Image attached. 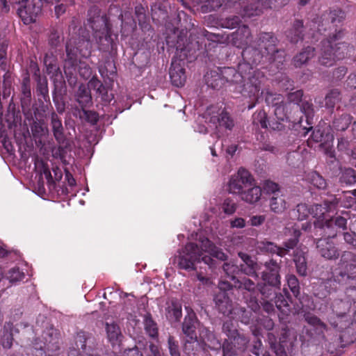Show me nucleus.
Listing matches in <instances>:
<instances>
[{
	"mask_svg": "<svg viewBox=\"0 0 356 356\" xmlns=\"http://www.w3.org/2000/svg\"><path fill=\"white\" fill-rule=\"evenodd\" d=\"M202 243L205 249L200 248L194 243H188L182 250L178 252V254L175 257V262L177 264L179 268L194 270L195 263L200 261L212 268L215 265L213 257L220 261L227 259V255L222 250L213 245L207 238L203 240Z\"/></svg>",
	"mask_w": 356,
	"mask_h": 356,
	"instance_id": "obj_1",
	"label": "nucleus"
},
{
	"mask_svg": "<svg viewBox=\"0 0 356 356\" xmlns=\"http://www.w3.org/2000/svg\"><path fill=\"white\" fill-rule=\"evenodd\" d=\"M175 56L173 58L170 68V77L172 84L177 87L184 86L186 76L184 69V60H193L196 57V52L200 50V44L193 38H188L181 33L177 35L175 44Z\"/></svg>",
	"mask_w": 356,
	"mask_h": 356,
	"instance_id": "obj_2",
	"label": "nucleus"
},
{
	"mask_svg": "<svg viewBox=\"0 0 356 356\" xmlns=\"http://www.w3.org/2000/svg\"><path fill=\"white\" fill-rule=\"evenodd\" d=\"M221 71L224 83L227 82L236 85V90L244 97L254 99L259 97V90L265 81L263 72L250 68L249 72L243 75L233 67H225Z\"/></svg>",
	"mask_w": 356,
	"mask_h": 356,
	"instance_id": "obj_3",
	"label": "nucleus"
},
{
	"mask_svg": "<svg viewBox=\"0 0 356 356\" xmlns=\"http://www.w3.org/2000/svg\"><path fill=\"white\" fill-rule=\"evenodd\" d=\"M277 39L270 33H262L259 35L254 45L246 47L243 51V57L248 64H240L239 70L243 71L249 67V64L258 65L263 58L271 62L275 59V54L279 53L276 47Z\"/></svg>",
	"mask_w": 356,
	"mask_h": 356,
	"instance_id": "obj_4",
	"label": "nucleus"
},
{
	"mask_svg": "<svg viewBox=\"0 0 356 356\" xmlns=\"http://www.w3.org/2000/svg\"><path fill=\"white\" fill-rule=\"evenodd\" d=\"M356 280V254L348 251L343 252L333 270L331 277L322 283L327 293L336 291L338 285H346Z\"/></svg>",
	"mask_w": 356,
	"mask_h": 356,
	"instance_id": "obj_5",
	"label": "nucleus"
},
{
	"mask_svg": "<svg viewBox=\"0 0 356 356\" xmlns=\"http://www.w3.org/2000/svg\"><path fill=\"white\" fill-rule=\"evenodd\" d=\"M88 24L94 32L98 49L108 53L115 50L116 45L111 38L105 18L100 14V10L96 6L91 7L88 10Z\"/></svg>",
	"mask_w": 356,
	"mask_h": 356,
	"instance_id": "obj_6",
	"label": "nucleus"
},
{
	"mask_svg": "<svg viewBox=\"0 0 356 356\" xmlns=\"http://www.w3.org/2000/svg\"><path fill=\"white\" fill-rule=\"evenodd\" d=\"M226 336L222 343V356H236L237 351L243 352L250 342L249 337L240 331L232 320H226L222 325Z\"/></svg>",
	"mask_w": 356,
	"mask_h": 356,
	"instance_id": "obj_7",
	"label": "nucleus"
},
{
	"mask_svg": "<svg viewBox=\"0 0 356 356\" xmlns=\"http://www.w3.org/2000/svg\"><path fill=\"white\" fill-rule=\"evenodd\" d=\"M339 36L334 35L329 39L321 42V49L318 57V63L323 67L332 66L337 60L343 59L351 51L346 42H337Z\"/></svg>",
	"mask_w": 356,
	"mask_h": 356,
	"instance_id": "obj_8",
	"label": "nucleus"
},
{
	"mask_svg": "<svg viewBox=\"0 0 356 356\" xmlns=\"http://www.w3.org/2000/svg\"><path fill=\"white\" fill-rule=\"evenodd\" d=\"M91 48L89 31L86 29H80L78 37L72 38L66 44V59L76 62L78 53L83 57H88Z\"/></svg>",
	"mask_w": 356,
	"mask_h": 356,
	"instance_id": "obj_9",
	"label": "nucleus"
},
{
	"mask_svg": "<svg viewBox=\"0 0 356 356\" xmlns=\"http://www.w3.org/2000/svg\"><path fill=\"white\" fill-rule=\"evenodd\" d=\"M254 182V179L251 174L245 168H241L236 174L232 176L228 184V191L231 193L240 195L243 187L253 186Z\"/></svg>",
	"mask_w": 356,
	"mask_h": 356,
	"instance_id": "obj_10",
	"label": "nucleus"
},
{
	"mask_svg": "<svg viewBox=\"0 0 356 356\" xmlns=\"http://www.w3.org/2000/svg\"><path fill=\"white\" fill-rule=\"evenodd\" d=\"M263 265L264 270L261 273V280L270 286L279 289L281 286V265L273 259L265 261Z\"/></svg>",
	"mask_w": 356,
	"mask_h": 356,
	"instance_id": "obj_11",
	"label": "nucleus"
},
{
	"mask_svg": "<svg viewBox=\"0 0 356 356\" xmlns=\"http://www.w3.org/2000/svg\"><path fill=\"white\" fill-rule=\"evenodd\" d=\"M42 7L41 1L28 0L23 6L17 8V13L24 24L34 22L40 14Z\"/></svg>",
	"mask_w": 356,
	"mask_h": 356,
	"instance_id": "obj_12",
	"label": "nucleus"
},
{
	"mask_svg": "<svg viewBox=\"0 0 356 356\" xmlns=\"http://www.w3.org/2000/svg\"><path fill=\"white\" fill-rule=\"evenodd\" d=\"M238 255L243 261L238 265V270L246 275L257 278L258 264L247 253L239 252Z\"/></svg>",
	"mask_w": 356,
	"mask_h": 356,
	"instance_id": "obj_13",
	"label": "nucleus"
},
{
	"mask_svg": "<svg viewBox=\"0 0 356 356\" xmlns=\"http://www.w3.org/2000/svg\"><path fill=\"white\" fill-rule=\"evenodd\" d=\"M251 33L248 26L243 25L239 27L229 37V42L238 48H242L250 41Z\"/></svg>",
	"mask_w": 356,
	"mask_h": 356,
	"instance_id": "obj_14",
	"label": "nucleus"
},
{
	"mask_svg": "<svg viewBox=\"0 0 356 356\" xmlns=\"http://www.w3.org/2000/svg\"><path fill=\"white\" fill-rule=\"evenodd\" d=\"M339 204V200L335 197L325 200L323 204H316L310 207L311 215L314 218L320 219L324 216L325 213L332 211Z\"/></svg>",
	"mask_w": 356,
	"mask_h": 356,
	"instance_id": "obj_15",
	"label": "nucleus"
},
{
	"mask_svg": "<svg viewBox=\"0 0 356 356\" xmlns=\"http://www.w3.org/2000/svg\"><path fill=\"white\" fill-rule=\"evenodd\" d=\"M316 248L321 257L327 259H335L339 256L337 248L327 238L318 239L316 242Z\"/></svg>",
	"mask_w": 356,
	"mask_h": 356,
	"instance_id": "obj_16",
	"label": "nucleus"
},
{
	"mask_svg": "<svg viewBox=\"0 0 356 356\" xmlns=\"http://www.w3.org/2000/svg\"><path fill=\"white\" fill-rule=\"evenodd\" d=\"M216 307L225 316H230L234 309L232 303L227 293H218L214 297Z\"/></svg>",
	"mask_w": 356,
	"mask_h": 356,
	"instance_id": "obj_17",
	"label": "nucleus"
},
{
	"mask_svg": "<svg viewBox=\"0 0 356 356\" xmlns=\"http://www.w3.org/2000/svg\"><path fill=\"white\" fill-rule=\"evenodd\" d=\"M198 322L194 314H191L184 318L182 323V332L186 338L191 339H197L196 332L197 325Z\"/></svg>",
	"mask_w": 356,
	"mask_h": 356,
	"instance_id": "obj_18",
	"label": "nucleus"
},
{
	"mask_svg": "<svg viewBox=\"0 0 356 356\" xmlns=\"http://www.w3.org/2000/svg\"><path fill=\"white\" fill-rule=\"evenodd\" d=\"M50 124L52 129L53 135L58 143H63L65 138L64 135V129L62 124L60 118L54 111L50 114Z\"/></svg>",
	"mask_w": 356,
	"mask_h": 356,
	"instance_id": "obj_19",
	"label": "nucleus"
},
{
	"mask_svg": "<svg viewBox=\"0 0 356 356\" xmlns=\"http://www.w3.org/2000/svg\"><path fill=\"white\" fill-rule=\"evenodd\" d=\"M305 321L313 327V331L321 339H324V333L327 330V325L316 316L307 313L304 315Z\"/></svg>",
	"mask_w": 356,
	"mask_h": 356,
	"instance_id": "obj_20",
	"label": "nucleus"
},
{
	"mask_svg": "<svg viewBox=\"0 0 356 356\" xmlns=\"http://www.w3.org/2000/svg\"><path fill=\"white\" fill-rule=\"evenodd\" d=\"M204 79L206 84L213 89H219L225 84L221 70L207 72Z\"/></svg>",
	"mask_w": 356,
	"mask_h": 356,
	"instance_id": "obj_21",
	"label": "nucleus"
},
{
	"mask_svg": "<svg viewBox=\"0 0 356 356\" xmlns=\"http://www.w3.org/2000/svg\"><path fill=\"white\" fill-rule=\"evenodd\" d=\"M303 22L298 19L293 22L291 28L286 31V35L291 43H297L303 39Z\"/></svg>",
	"mask_w": 356,
	"mask_h": 356,
	"instance_id": "obj_22",
	"label": "nucleus"
},
{
	"mask_svg": "<svg viewBox=\"0 0 356 356\" xmlns=\"http://www.w3.org/2000/svg\"><path fill=\"white\" fill-rule=\"evenodd\" d=\"M209 122L216 127H224L229 130H231L234 126L233 120L230 118L228 113L224 110H222L217 115H212Z\"/></svg>",
	"mask_w": 356,
	"mask_h": 356,
	"instance_id": "obj_23",
	"label": "nucleus"
},
{
	"mask_svg": "<svg viewBox=\"0 0 356 356\" xmlns=\"http://www.w3.org/2000/svg\"><path fill=\"white\" fill-rule=\"evenodd\" d=\"M345 19L344 13L340 10H331L322 16V26L332 24L337 26Z\"/></svg>",
	"mask_w": 356,
	"mask_h": 356,
	"instance_id": "obj_24",
	"label": "nucleus"
},
{
	"mask_svg": "<svg viewBox=\"0 0 356 356\" xmlns=\"http://www.w3.org/2000/svg\"><path fill=\"white\" fill-rule=\"evenodd\" d=\"M315 55V49L308 46L297 54L293 58V63L296 67L306 64Z\"/></svg>",
	"mask_w": 356,
	"mask_h": 356,
	"instance_id": "obj_25",
	"label": "nucleus"
},
{
	"mask_svg": "<svg viewBox=\"0 0 356 356\" xmlns=\"http://www.w3.org/2000/svg\"><path fill=\"white\" fill-rule=\"evenodd\" d=\"M232 280L234 281V286L235 289L239 290H246L250 293H254L258 286V284H256L251 279L246 277H243L239 279L232 275Z\"/></svg>",
	"mask_w": 356,
	"mask_h": 356,
	"instance_id": "obj_26",
	"label": "nucleus"
},
{
	"mask_svg": "<svg viewBox=\"0 0 356 356\" xmlns=\"http://www.w3.org/2000/svg\"><path fill=\"white\" fill-rule=\"evenodd\" d=\"M76 99L81 108H85L92 102L90 89L84 84H81L76 92Z\"/></svg>",
	"mask_w": 356,
	"mask_h": 356,
	"instance_id": "obj_27",
	"label": "nucleus"
},
{
	"mask_svg": "<svg viewBox=\"0 0 356 356\" xmlns=\"http://www.w3.org/2000/svg\"><path fill=\"white\" fill-rule=\"evenodd\" d=\"M252 313L245 308L236 306L234 307L232 314H230L232 318H236L245 325L250 324L252 319Z\"/></svg>",
	"mask_w": 356,
	"mask_h": 356,
	"instance_id": "obj_28",
	"label": "nucleus"
},
{
	"mask_svg": "<svg viewBox=\"0 0 356 356\" xmlns=\"http://www.w3.org/2000/svg\"><path fill=\"white\" fill-rule=\"evenodd\" d=\"M261 193L262 191L259 186H252L248 191H243L240 195L243 201L249 204H255L260 200Z\"/></svg>",
	"mask_w": 356,
	"mask_h": 356,
	"instance_id": "obj_29",
	"label": "nucleus"
},
{
	"mask_svg": "<svg viewBox=\"0 0 356 356\" xmlns=\"http://www.w3.org/2000/svg\"><path fill=\"white\" fill-rule=\"evenodd\" d=\"M293 230V238H291L283 243V246L280 247V252L283 254V257L287 254L291 250H293L299 242V238L301 235V232L298 228L292 227Z\"/></svg>",
	"mask_w": 356,
	"mask_h": 356,
	"instance_id": "obj_30",
	"label": "nucleus"
},
{
	"mask_svg": "<svg viewBox=\"0 0 356 356\" xmlns=\"http://www.w3.org/2000/svg\"><path fill=\"white\" fill-rule=\"evenodd\" d=\"M76 65V61H72L68 59H65V60L64 72L67 77V82L71 87H74L77 82V79L75 75L76 71L75 67Z\"/></svg>",
	"mask_w": 356,
	"mask_h": 356,
	"instance_id": "obj_31",
	"label": "nucleus"
},
{
	"mask_svg": "<svg viewBox=\"0 0 356 356\" xmlns=\"http://www.w3.org/2000/svg\"><path fill=\"white\" fill-rule=\"evenodd\" d=\"M202 339L211 350H218L221 348L222 349V343L213 332L205 329L203 331Z\"/></svg>",
	"mask_w": 356,
	"mask_h": 356,
	"instance_id": "obj_32",
	"label": "nucleus"
},
{
	"mask_svg": "<svg viewBox=\"0 0 356 356\" xmlns=\"http://www.w3.org/2000/svg\"><path fill=\"white\" fill-rule=\"evenodd\" d=\"M351 121L352 116L344 113L334 118L332 126L337 131H343L349 127Z\"/></svg>",
	"mask_w": 356,
	"mask_h": 356,
	"instance_id": "obj_33",
	"label": "nucleus"
},
{
	"mask_svg": "<svg viewBox=\"0 0 356 356\" xmlns=\"http://www.w3.org/2000/svg\"><path fill=\"white\" fill-rule=\"evenodd\" d=\"M350 300H337L332 304V310L338 318H341L350 311Z\"/></svg>",
	"mask_w": 356,
	"mask_h": 356,
	"instance_id": "obj_34",
	"label": "nucleus"
},
{
	"mask_svg": "<svg viewBox=\"0 0 356 356\" xmlns=\"http://www.w3.org/2000/svg\"><path fill=\"white\" fill-rule=\"evenodd\" d=\"M265 95V102L268 105H271L272 106L276 107L277 106L280 105L281 104L284 103V98L281 95L273 93L271 92H269L268 90H261V92H259V97L256 99H254L253 98H251L252 101H257L261 95Z\"/></svg>",
	"mask_w": 356,
	"mask_h": 356,
	"instance_id": "obj_35",
	"label": "nucleus"
},
{
	"mask_svg": "<svg viewBox=\"0 0 356 356\" xmlns=\"http://www.w3.org/2000/svg\"><path fill=\"white\" fill-rule=\"evenodd\" d=\"M269 206L274 213H281L286 209V202L282 195L277 194L270 198Z\"/></svg>",
	"mask_w": 356,
	"mask_h": 356,
	"instance_id": "obj_36",
	"label": "nucleus"
},
{
	"mask_svg": "<svg viewBox=\"0 0 356 356\" xmlns=\"http://www.w3.org/2000/svg\"><path fill=\"white\" fill-rule=\"evenodd\" d=\"M257 248L261 252H268L270 254H276L277 255L282 257L283 254L280 252V247L275 243L268 241H261L257 243Z\"/></svg>",
	"mask_w": 356,
	"mask_h": 356,
	"instance_id": "obj_37",
	"label": "nucleus"
},
{
	"mask_svg": "<svg viewBox=\"0 0 356 356\" xmlns=\"http://www.w3.org/2000/svg\"><path fill=\"white\" fill-rule=\"evenodd\" d=\"M31 101V92L30 87V80L29 77L23 79L22 83V97L21 105L22 107L30 106Z\"/></svg>",
	"mask_w": 356,
	"mask_h": 356,
	"instance_id": "obj_38",
	"label": "nucleus"
},
{
	"mask_svg": "<svg viewBox=\"0 0 356 356\" xmlns=\"http://www.w3.org/2000/svg\"><path fill=\"white\" fill-rule=\"evenodd\" d=\"M314 226L316 228L319 227L323 229L325 235L328 238H334L337 236L338 229L332 223L330 219L327 220L325 222H321L319 220L314 222Z\"/></svg>",
	"mask_w": 356,
	"mask_h": 356,
	"instance_id": "obj_39",
	"label": "nucleus"
},
{
	"mask_svg": "<svg viewBox=\"0 0 356 356\" xmlns=\"http://www.w3.org/2000/svg\"><path fill=\"white\" fill-rule=\"evenodd\" d=\"M290 108V105L286 103L281 104L275 107L274 117L281 121H293L295 122L296 120L289 115L287 111Z\"/></svg>",
	"mask_w": 356,
	"mask_h": 356,
	"instance_id": "obj_40",
	"label": "nucleus"
},
{
	"mask_svg": "<svg viewBox=\"0 0 356 356\" xmlns=\"http://www.w3.org/2000/svg\"><path fill=\"white\" fill-rule=\"evenodd\" d=\"M293 261L296 264L297 272L300 275L305 276L307 275V261L303 252L296 251L294 254Z\"/></svg>",
	"mask_w": 356,
	"mask_h": 356,
	"instance_id": "obj_41",
	"label": "nucleus"
},
{
	"mask_svg": "<svg viewBox=\"0 0 356 356\" xmlns=\"http://www.w3.org/2000/svg\"><path fill=\"white\" fill-rule=\"evenodd\" d=\"M268 122L267 114L264 110L257 111L252 115V124L258 128L268 129Z\"/></svg>",
	"mask_w": 356,
	"mask_h": 356,
	"instance_id": "obj_42",
	"label": "nucleus"
},
{
	"mask_svg": "<svg viewBox=\"0 0 356 356\" xmlns=\"http://www.w3.org/2000/svg\"><path fill=\"white\" fill-rule=\"evenodd\" d=\"M340 100V91L338 89L330 90L325 97V107L333 109L336 104H337Z\"/></svg>",
	"mask_w": 356,
	"mask_h": 356,
	"instance_id": "obj_43",
	"label": "nucleus"
},
{
	"mask_svg": "<svg viewBox=\"0 0 356 356\" xmlns=\"http://www.w3.org/2000/svg\"><path fill=\"white\" fill-rule=\"evenodd\" d=\"M106 332L109 341L115 343L121 337V332L119 326L115 323H106Z\"/></svg>",
	"mask_w": 356,
	"mask_h": 356,
	"instance_id": "obj_44",
	"label": "nucleus"
},
{
	"mask_svg": "<svg viewBox=\"0 0 356 356\" xmlns=\"http://www.w3.org/2000/svg\"><path fill=\"white\" fill-rule=\"evenodd\" d=\"M144 329L147 334L154 339L158 337V327L156 323L151 316H146L144 319Z\"/></svg>",
	"mask_w": 356,
	"mask_h": 356,
	"instance_id": "obj_45",
	"label": "nucleus"
},
{
	"mask_svg": "<svg viewBox=\"0 0 356 356\" xmlns=\"http://www.w3.org/2000/svg\"><path fill=\"white\" fill-rule=\"evenodd\" d=\"M31 130L33 136L35 138H41L49 132L48 129L43 126V122L38 120H33L31 125Z\"/></svg>",
	"mask_w": 356,
	"mask_h": 356,
	"instance_id": "obj_46",
	"label": "nucleus"
},
{
	"mask_svg": "<svg viewBox=\"0 0 356 356\" xmlns=\"http://www.w3.org/2000/svg\"><path fill=\"white\" fill-rule=\"evenodd\" d=\"M289 298L286 294L281 293L276 294L275 303L276 307L282 312L289 311Z\"/></svg>",
	"mask_w": 356,
	"mask_h": 356,
	"instance_id": "obj_47",
	"label": "nucleus"
},
{
	"mask_svg": "<svg viewBox=\"0 0 356 356\" xmlns=\"http://www.w3.org/2000/svg\"><path fill=\"white\" fill-rule=\"evenodd\" d=\"M341 183L352 185L356 183V171L352 168L345 169L339 179Z\"/></svg>",
	"mask_w": 356,
	"mask_h": 356,
	"instance_id": "obj_48",
	"label": "nucleus"
},
{
	"mask_svg": "<svg viewBox=\"0 0 356 356\" xmlns=\"http://www.w3.org/2000/svg\"><path fill=\"white\" fill-rule=\"evenodd\" d=\"M303 92L302 90H298L293 92H289L287 95L288 102L286 104L290 105V108L296 109V106L299 105L302 102Z\"/></svg>",
	"mask_w": 356,
	"mask_h": 356,
	"instance_id": "obj_49",
	"label": "nucleus"
},
{
	"mask_svg": "<svg viewBox=\"0 0 356 356\" xmlns=\"http://www.w3.org/2000/svg\"><path fill=\"white\" fill-rule=\"evenodd\" d=\"M197 339H191L189 338H186L184 340V351L186 354L188 355V356L195 355L196 350H197Z\"/></svg>",
	"mask_w": 356,
	"mask_h": 356,
	"instance_id": "obj_50",
	"label": "nucleus"
},
{
	"mask_svg": "<svg viewBox=\"0 0 356 356\" xmlns=\"http://www.w3.org/2000/svg\"><path fill=\"white\" fill-rule=\"evenodd\" d=\"M10 325L4 327L3 334L1 337V341L5 348H10L13 344V334L11 332Z\"/></svg>",
	"mask_w": 356,
	"mask_h": 356,
	"instance_id": "obj_51",
	"label": "nucleus"
},
{
	"mask_svg": "<svg viewBox=\"0 0 356 356\" xmlns=\"http://www.w3.org/2000/svg\"><path fill=\"white\" fill-rule=\"evenodd\" d=\"M25 277L24 273L19 268H13L7 273V278L11 283H17L22 281Z\"/></svg>",
	"mask_w": 356,
	"mask_h": 356,
	"instance_id": "obj_52",
	"label": "nucleus"
},
{
	"mask_svg": "<svg viewBox=\"0 0 356 356\" xmlns=\"http://www.w3.org/2000/svg\"><path fill=\"white\" fill-rule=\"evenodd\" d=\"M288 286L296 298L300 295V285L297 277L294 275H289L286 276Z\"/></svg>",
	"mask_w": 356,
	"mask_h": 356,
	"instance_id": "obj_53",
	"label": "nucleus"
},
{
	"mask_svg": "<svg viewBox=\"0 0 356 356\" xmlns=\"http://www.w3.org/2000/svg\"><path fill=\"white\" fill-rule=\"evenodd\" d=\"M168 347L170 356H181L178 341L172 336L168 338Z\"/></svg>",
	"mask_w": 356,
	"mask_h": 356,
	"instance_id": "obj_54",
	"label": "nucleus"
},
{
	"mask_svg": "<svg viewBox=\"0 0 356 356\" xmlns=\"http://www.w3.org/2000/svg\"><path fill=\"white\" fill-rule=\"evenodd\" d=\"M312 138L315 142L327 141L333 139V136L330 134L324 135L323 131L321 129H316L312 134Z\"/></svg>",
	"mask_w": 356,
	"mask_h": 356,
	"instance_id": "obj_55",
	"label": "nucleus"
},
{
	"mask_svg": "<svg viewBox=\"0 0 356 356\" xmlns=\"http://www.w3.org/2000/svg\"><path fill=\"white\" fill-rule=\"evenodd\" d=\"M241 20L238 16H232L223 19L220 22V25L226 29H234L240 23Z\"/></svg>",
	"mask_w": 356,
	"mask_h": 356,
	"instance_id": "obj_56",
	"label": "nucleus"
},
{
	"mask_svg": "<svg viewBox=\"0 0 356 356\" xmlns=\"http://www.w3.org/2000/svg\"><path fill=\"white\" fill-rule=\"evenodd\" d=\"M295 110L296 111H300L308 118L313 113V105L308 101H302L300 105L296 106Z\"/></svg>",
	"mask_w": 356,
	"mask_h": 356,
	"instance_id": "obj_57",
	"label": "nucleus"
},
{
	"mask_svg": "<svg viewBox=\"0 0 356 356\" xmlns=\"http://www.w3.org/2000/svg\"><path fill=\"white\" fill-rule=\"evenodd\" d=\"M77 64L75 65V67ZM78 72L84 79H88L92 74L90 67L85 62L79 61L78 64Z\"/></svg>",
	"mask_w": 356,
	"mask_h": 356,
	"instance_id": "obj_58",
	"label": "nucleus"
},
{
	"mask_svg": "<svg viewBox=\"0 0 356 356\" xmlns=\"http://www.w3.org/2000/svg\"><path fill=\"white\" fill-rule=\"evenodd\" d=\"M289 121H281L275 117L273 118L268 122V128L273 131H283L285 129L286 123Z\"/></svg>",
	"mask_w": 356,
	"mask_h": 356,
	"instance_id": "obj_59",
	"label": "nucleus"
},
{
	"mask_svg": "<svg viewBox=\"0 0 356 356\" xmlns=\"http://www.w3.org/2000/svg\"><path fill=\"white\" fill-rule=\"evenodd\" d=\"M297 218L299 220H305L309 214H311L310 207L305 204H299L296 207Z\"/></svg>",
	"mask_w": 356,
	"mask_h": 356,
	"instance_id": "obj_60",
	"label": "nucleus"
},
{
	"mask_svg": "<svg viewBox=\"0 0 356 356\" xmlns=\"http://www.w3.org/2000/svg\"><path fill=\"white\" fill-rule=\"evenodd\" d=\"M168 314L170 318H173L175 321H178L182 316L181 307L177 304L172 303L168 307Z\"/></svg>",
	"mask_w": 356,
	"mask_h": 356,
	"instance_id": "obj_61",
	"label": "nucleus"
},
{
	"mask_svg": "<svg viewBox=\"0 0 356 356\" xmlns=\"http://www.w3.org/2000/svg\"><path fill=\"white\" fill-rule=\"evenodd\" d=\"M82 115H80L81 118L85 119L86 121L95 124L98 121V115L95 111L86 110L81 108Z\"/></svg>",
	"mask_w": 356,
	"mask_h": 356,
	"instance_id": "obj_62",
	"label": "nucleus"
},
{
	"mask_svg": "<svg viewBox=\"0 0 356 356\" xmlns=\"http://www.w3.org/2000/svg\"><path fill=\"white\" fill-rule=\"evenodd\" d=\"M280 188L278 184L271 181H266L264 185V191L265 193L268 194H271L273 195H276L277 194H280L279 192Z\"/></svg>",
	"mask_w": 356,
	"mask_h": 356,
	"instance_id": "obj_63",
	"label": "nucleus"
},
{
	"mask_svg": "<svg viewBox=\"0 0 356 356\" xmlns=\"http://www.w3.org/2000/svg\"><path fill=\"white\" fill-rule=\"evenodd\" d=\"M272 286L268 283L264 282L263 283H258L257 289L261 294L266 298H269L273 293Z\"/></svg>",
	"mask_w": 356,
	"mask_h": 356,
	"instance_id": "obj_64",
	"label": "nucleus"
}]
</instances>
